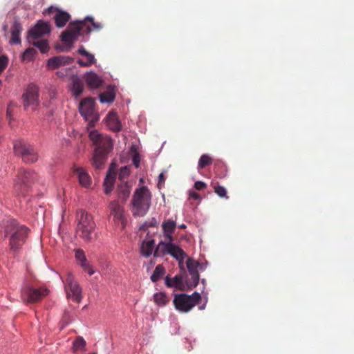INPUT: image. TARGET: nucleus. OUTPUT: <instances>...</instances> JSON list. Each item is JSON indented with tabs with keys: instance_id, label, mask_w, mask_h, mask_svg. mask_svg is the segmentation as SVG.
Returning a JSON list of instances; mask_svg holds the SVG:
<instances>
[{
	"instance_id": "obj_1",
	"label": "nucleus",
	"mask_w": 354,
	"mask_h": 354,
	"mask_svg": "<svg viewBox=\"0 0 354 354\" xmlns=\"http://www.w3.org/2000/svg\"><path fill=\"white\" fill-rule=\"evenodd\" d=\"M89 138L95 145L93 164L96 169H100L103 166L107 155L113 149V140L106 136H102L97 130L89 132Z\"/></svg>"
},
{
	"instance_id": "obj_2",
	"label": "nucleus",
	"mask_w": 354,
	"mask_h": 354,
	"mask_svg": "<svg viewBox=\"0 0 354 354\" xmlns=\"http://www.w3.org/2000/svg\"><path fill=\"white\" fill-rule=\"evenodd\" d=\"M28 228L24 225H20L15 220H12L7 226L6 233L10 234V250L15 253L26 241Z\"/></svg>"
},
{
	"instance_id": "obj_3",
	"label": "nucleus",
	"mask_w": 354,
	"mask_h": 354,
	"mask_svg": "<svg viewBox=\"0 0 354 354\" xmlns=\"http://www.w3.org/2000/svg\"><path fill=\"white\" fill-rule=\"evenodd\" d=\"M132 205L134 216H143L147 214L151 205V193L146 186L136 190Z\"/></svg>"
},
{
	"instance_id": "obj_4",
	"label": "nucleus",
	"mask_w": 354,
	"mask_h": 354,
	"mask_svg": "<svg viewBox=\"0 0 354 354\" xmlns=\"http://www.w3.org/2000/svg\"><path fill=\"white\" fill-rule=\"evenodd\" d=\"M77 232L79 236L86 241H91L95 227L92 216L84 210L80 209L77 212Z\"/></svg>"
},
{
	"instance_id": "obj_5",
	"label": "nucleus",
	"mask_w": 354,
	"mask_h": 354,
	"mask_svg": "<svg viewBox=\"0 0 354 354\" xmlns=\"http://www.w3.org/2000/svg\"><path fill=\"white\" fill-rule=\"evenodd\" d=\"M170 254L176 261L180 266H183L184 259L187 257V254L179 246L171 242L160 241L156 250H154L155 257H161L165 254Z\"/></svg>"
},
{
	"instance_id": "obj_6",
	"label": "nucleus",
	"mask_w": 354,
	"mask_h": 354,
	"mask_svg": "<svg viewBox=\"0 0 354 354\" xmlns=\"http://www.w3.org/2000/svg\"><path fill=\"white\" fill-rule=\"evenodd\" d=\"M201 299V294L195 291L190 295L185 293L176 294L173 302L177 310L187 313L198 304Z\"/></svg>"
},
{
	"instance_id": "obj_7",
	"label": "nucleus",
	"mask_w": 354,
	"mask_h": 354,
	"mask_svg": "<svg viewBox=\"0 0 354 354\" xmlns=\"http://www.w3.org/2000/svg\"><path fill=\"white\" fill-rule=\"evenodd\" d=\"M37 178V175L33 171L21 169L15 182V192L18 195L24 196Z\"/></svg>"
},
{
	"instance_id": "obj_8",
	"label": "nucleus",
	"mask_w": 354,
	"mask_h": 354,
	"mask_svg": "<svg viewBox=\"0 0 354 354\" xmlns=\"http://www.w3.org/2000/svg\"><path fill=\"white\" fill-rule=\"evenodd\" d=\"M22 100L25 110L36 111L40 104L38 87L33 84H28L22 95Z\"/></svg>"
},
{
	"instance_id": "obj_9",
	"label": "nucleus",
	"mask_w": 354,
	"mask_h": 354,
	"mask_svg": "<svg viewBox=\"0 0 354 354\" xmlns=\"http://www.w3.org/2000/svg\"><path fill=\"white\" fill-rule=\"evenodd\" d=\"M84 21H73L70 24V27L72 30H66L62 33L60 36L61 40L66 43L67 46H68V50L73 47V43L80 36L85 34L84 31Z\"/></svg>"
},
{
	"instance_id": "obj_10",
	"label": "nucleus",
	"mask_w": 354,
	"mask_h": 354,
	"mask_svg": "<svg viewBox=\"0 0 354 354\" xmlns=\"http://www.w3.org/2000/svg\"><path fill=\"white\" fill-rule=\"evenodd\" d=\"M79 111L90 127H93L99 120V115L95 111V99L88 98L82 100L79 106Z\"/></svg>"
},
{
	"instance_id": "obj_11",
	"label": "nucleus",
	"mask_w": 354,
	"mask_h": 354,
	"mask_svg": "<svg viewBox=\"0 0 354 354\" xmlns=\"http://www.w3.org/2000/svg\"><path fill=\"white\" fill-rule=\"evenodd\" d=\"M14 151L16 155L21 156L26 163H33L38 159L37 153L33 147L21 140L15 142Z\"/></svg>"
},
{
	"instance_id": "obj_12",
	"label": "nucleus",
	"mask_w": 354,
	"mask_h": 354,
	"mask_svg": "<svg viewBox=\"0 0 354 354\" xmlns=\"http://www.w3.org/2000/svg\"><path fill=\"white\" fill-rule=\"evenodd\" d=\"M48 293L47 288H35L29 285L23 287L21 291V298L28 303L38 301Z\"/></svg>"
},
{
	"instance_id": "obj_13",
	"label": "nucleus",
	"mask_w": 354,
	"mask_h": 354,
	"mask_svg": "<svg viewBox=\"0 0 354 354\" xmlns=\"http://www.w3.org/2000/svg\"><path fill=\"white\" fill-rule=\"evenodd\" d=\"M51 26L49 22L38 20L36 24L28 32V39H37L50 32Z\"/></svg>"
},
{
	"instance_id": "obj_14",
	"label": "nucleus",
	"mask_w": 354,
	"mask_h": 354,
	"mask_svg": "<svg viewBox=\"0 0 354 354\" xmlns=\"http://www.w3.org/2000/svg\"><path fill=\"white\" fill-rule=\"evenodd\" d=\"M66 283L70 292H66L67 298H71L73 301L80 303L82 300V288L75 280L73 274L68 273L66 278Z\"/></svg>"
},
{
	"instance_id": "obj_15",
	"label": "nucleus",
	"mask_w": 354,
	"mask_h": 354,
	"mask_svg": "<svg viewBox=\"0 0 354 354\" xmlns=\"http://www.w3.org/2000/svg\"><path fill=\"white\" fill-rule=\"evenodd\" d=\"M109 209L111 215L113 216L114 222L121 225V227L124 229L126 226L127 219L124 214V209L116 201H111L109 203Z\"/></svg>"
},
{
	"instance_id": "obj_16",
	"label": "nucleus",
	"mask_w": 354,
	"mask_h": 354,
	"mask_svg": "<svg viewBox=\"0 0 354 354\" xmlns=\"http://www.w3.org/2000/svg\"><path fill=\"white\" fill-rule=\"evenodd\" d=\"M73 62L74 59L70 56H54L48 59L46 67L48 70H54L62 66L71 65Z\"/></svg>"
},
{
	"instance_id": "obj_17",
	"label": "nucleus",
	"mask_w": 354,
	"mask_h": 354,
	"mask_svg": "<svg viewBox=\"0 0 354 354\" xmlns=\"http://www.w3.org/2000/svg\"><path fill=\"white\" fill-rule=\"evenodd\" d=\"M46 11L48 12H55L53 18L55 20V26L57 28H63L65 26L66 23L71 19V15L68 12L62 10H59L57 8H54L53 6H50L48 8Z\"/></svg>"
},
{
	"instance_id": "obj_18",
	"label": "nucleus",
	"mask_w": 354,
	"mask_h": 354,
	"mask_svg": "<svg viewBox=\"0 0 354 354\" xmlns=\"http://www.w3.org/2000/svg\"><path fill=\"white\" fill-rule=\"evenodd\" d=\"M85 82L91 89L98 88L103 83V80L94 71H90L84 75Z\"/></svg>"
},
{
	"instance_id": "obj_19",
	"label": "nucleus",
	"mask_w": 354,
	"mask_h": 354,
	"mask_svg": "<svg viewBox=\"0 0 354 354\" xmlns=\"http://www.w3.org/2000/svg\"><path fill=\"white\" fill-rule=\"evenodd\" d=\"M22 26L18 19H15L12 23L11 28V38L10 40V44H20L21 38L20 35L22 31Z\"/></svg>"
},
{
	"instance_id": "obj_20",
	"label": "nucleus",
	"mask_w": 354,
	"mask_h": 354,
	"mask_svg": "<svg viewBox=\"0 0 354 354\" xmlns=\"http://www.w3.org/2000/svg\"><path fill=\"white\" fill-rule=\"evenodd\" d=\"M70 80H71L70 90L72 93V95L75 97V98L77 99L83 91V83L80 79V77L75 75H73L72 76H71Z\"/></svg>"
},
{
	"instance_id": "obj_21",
	"label": "nucleus",
	"mask_w": 354,
	"mask_h": 354,
	"mask_svg": "<svg viewBox=\"0 0 354 354\" xmlns=\"http://www.w3.org/2000/svg\"><path fill=\"white\" fill-rule=\"evenodd\" d=\"M75 254L81 267H82L84 270L87 271L89 275L93 274L95 271L88 263L84 252L82 249H77Z\"/></svg>"
},
{
	"instance_id": "obj_22",
	"label": "nucleus",
	"mask_w": 354,
	"mask_h": 354,
	"mask_svg": "<svg viewBox=\"0 0 354 354\" xmlns=\"http://www.w3.org/2000/svg\"><path fill=\"white\" fill-rule=\"evenodd\" d=\"M85 26L84 27V31L86 35H90L93 30H100L102 28V25L100 23L94 21V19L92 16H86L83 19Z\"/></svg>"
},
{
	"instance_id": "obj_23",
	"label": "nucleus",
	"mask_w": 354,
	"mask_h": 354,
	"mask_svg": "<svg viewBox=\"0 0 354 354\" xmlns=\"http://www.w3.org/2000/svg\"><path fill=\"white\" fill-rule=\"evenodd\" d=\"M176 226V221L173 220H167L162 223V227L165 239L171 242L173 241V234Z\"/></svg>"
},
{
	"instance_id": "obj_24",
	"label": "nucleus",
	"mask_w": 354,
	"mask_h": 354,
	"mask_svg": "<svg viewBox=\"0 0 354 354\" xmlns=\"http://www.w3.org/2000/svg\"><path fill=\"white\" fill-rule=\"evenodd\" d=\"M106 123L110 129L118 132L122 129L121 123L115 112H109L106 115Z\"/></svg>"
},
{
	"instance_id": "obj_25",
	"label": "nucleus",
	"mask_w": 354,
	"mask_h": 354,
	"mask_svg": "<svg viewBox=\"0 0 354 354\" xmlns=\"http://www.w3.org/2000/svg\"><path fill=\"white\" fill-rule=\"evenodd\" d=\"M115 175L116 174L114 172L111 174V167H109L104 180V192L106 194H109L111 192L115 183Z\"/></svg>"
},
{
	"instance_id": "obj_26",
	"label": "nucleus",
	"mask_w": 354,
	"mask_h": 354,
	"mask_svg": "<svg viewBox=\"0 0 354 354\" xmlns=\"http://www.w3.org/2000/svg\"><path fill=\"white\" fill-rule=\"evenodd\" d=\"M154 239L144 240L140 246L141 254L145 257H150L154 250Z\"/></svg>"
},
{
	"instance_id": "obj_27",
	"label": "nucleus",
	"mask_w": 354,
	"mask_h": 354,
	"mask_svg": "<svg viewBox=\"0 0 354 354\" xmlns=\"http://www.w3.org/2000/svg\"><path fill=\"white\" fill-rule=\"evenodd\" d=\"M115 97L113 87L109 86L107 91L101 93L99 95V100L101 103H111L114 101Z\"/></svg>"
},
{
	"instance_id": "obj_28",
	"label": "nucleus",
	"mask_w": 354,
	"mask_h": 354,
	"mask_svg": "<svg viewBox=\"0 0 354 354\" xmlns=\"http://www.w3.org/2000/svg\"><path fill=\"white\" fill-rule=\"evenodd\" d=\"M118 197L125 201L131 193V187L127 183H122L118 186Z\"/></svg>"
},
{
	"instance_id": "obj_29",
	"label": "nucleus",
	"mask_w": 354,
	"mask_h": 354,
	"mask_svg": "<svg viewBox=\"0 0 354 354\" xmlns=\"http://www.w3.org/2000/svg\"><path fill=\"white\" fill-rule=\"evenodd\" d=\"M75 172L77 175L80 183L85 187H88L91 183V179L84 169L78 167L75 169Z\"/></svg>"
},
{
	"instance_id": "obj_30",
	"label": "nucleus",
	"mask_w": 354,
	"mask_h": 354,
	"mask_svg": "<svg viewBox=\"0 0 354 354\" xmlns=\"http://www.w3.org/2000/svg\"><path fill=\"white\" fill-rule=\"evenodd\" d=\"M86 342L84 339L79 336L73 342L72 349L73 353H77V352H84Z\"/></svg>"
},
{
	"instance_id": "obj_31",
	"label": "nucleus",
	"mask_w": 354,
	"mask_h": 354,
	"mask_svg": "<svg viewBox=\"0 0 354 354\" xmlns=\"http://www.w3.org/2000/svg\"><path fill=\"white\" fill-rule=\"evenodd\" d=\"M183 277L182 275H176L171 279L167 276L165 279V284L169 288H178L183 283Z\"/></svg>"
},
{
	"instance_id": "obj_32",
	"label": "nucleus",
	"mask_w": 354,
	"mask_h": 354,
	"mask_svg": "<svg viewBox=\"0 0 354 354\" xmlns=\"http://www.w3.org/2000/svg\"><path fill=\"white\" fill-rule=\"evenodd\" d=\"M165 272V270L163 266L158 265L152 273L150 279L153 282H156L163 277Z\"/></svg>"
},
{
	"instance_id": "obj_33",
	"label": "nucleus",
	"mask_w": 354,
	"mask_h": 354,
	"mask_svg": "<svg viewBox=\"0 0 354 354\" xmlns=\"http://www.w3.org/2000/svg\"><path fill=\"white\" fill-rule=\"evenodd\" d=\"M186 263L187 270L191 276L196 274H198V267L200 265V262L196 261L192 259H188Z\"/></svg>"
},
{
	"instance_id": "obj_34",
	"label": "nucleus",
	"mask_w": 354,
	"mask_h": 354,
	"mask_svg": "<svg viewBox=\"0 0 354 354\" xmlns=\"http://www.w3.org/2000/svg\"><path fill=\"white\" fill-rule=\"evenodd\" d=\"M154 302L158 306H165L168 302V299L165 292H156L153 295Z\"/></svg>"
},
{
	"instance_id": "obj_35",
	"label": "nucleus",
	"mask_w": 354,
	"mask_h": 354,
	"mask_svg": "<svg viewBox=\"0 0 354 354\" xmlns=\"http://www.w3.org/2000/svg\"><path fill=\"white\" fill-rule=\"evenodd\" d=\"M32 44L39 48L41 53H46L49 50L48 42L46 39H40L32 42Z\"/></svg>"
},
{
	"instance_id": "obj_36",
	"label": "nucleus",
	"mask_w": 354,
	"mask_h": 354,
	"mask_svg": "<svg viewBox=\"0 0 354 354\" xmlns=\"http://www.w3.org/2000/svg\"><path fill=\"white\" fill-rule=\"evenodd\" d=\"M37 54V50L32 48H27L22 54L21 59L23 61L30 62L33 59Z\"/></svg>"
},
{
	"instance_id": "obj_37",
	"label": "nucleus",
	"mask_w": 354,
	"mask_h": 354,
	"mask_svg": "<svg viewBox=\"0 0 354 354\" xmlns=\"http://www.w3.org/2000/svg\"><path fill=\"white\" fill-rule=\"evenodd\" d=\"M212 163V159L211 158L207 155V154H203L201 158H199L198 162V169H203L205 166L209 165Z\"/></svg>"
},
{
	"instance_id": "obj_38",
	"label": "nucleus",
	"mask_w": 354,
	"mask_h": 354,
	"mask_svg": "<svg viewBox=\"0 0 354 354\" xmlns=\"http://www.w3.org/2000/svg\"><path fill=\"white\" fill-rule=\"evenodd\" d=\"M214 192L219 197L227 198V190L223 186L217 185L214 187Z\"/></svg>"
},
{
	"instance_id": "obj_39",
	"label": "nucleus",
	"mask_w": 354,
	"mask_h": 354,
	"mask_svg": "<svg viewBox=\"0 0 354 354\" xmlns=\"http://www.w3.org/2000/svg\"><path fill=\"white\" fill-rule=\"evenodd\" d=\"M8 64V58L6 55L0 56V74L4 71Z\"/></svg>"
},
{
	"instance_id": "obj_40",
	"label": "nucleus",
	"mask_w": 354,
	"mask_h": 354,
	"mask_svg": "<svg viewBox=\"0 0 354 354\" xmlns=\"http://www.w3.org/2000/svg\"><path fill=\"white\" fill-rule=\"evenodd\" d=\"M140 154L137 151H135L133 156L132 158V163L136 168H138L140 166Z\"/></svg>"
},
{
	"instance_id": "obj_41",
	"label": "nucleus",
	"mask_w": 354,
	"mask_h": 354,
	"mask_svg": "<svg viewBox=\"0 0 354 354\" xmlns=\"http://www.w3.org/2000/svg\"><path fill=\"white\" fill-rule=\"evenodd\" d=\"M157 221L155 218H151L149 221H147L142 225V228L148 227H156L157 225Z\"/></svg>"
},
{
	"instance_id": "obj_42",
	"label": "nucleus",
	"mask_w": 354,
	"mask_h": 354,
	"mask_svg": "<svg viewBox=\"0 0 354 354\" xmlns=\"http://www.w3.org/2000/svg\"><path fill=\"white\" fill-rule=\"evenodd\" d=\"M129 174V167L127 166H124L122 167L119 172V178L122 179L123 178H125L128 176Z\"/></svg>"
},
{
	"instance_id": "obj_43",
	"label": "nucleus",
	"mask_w": 354,
	"mask_h": 354,
	"mask_svg": "<svg viewBox=\"0 0 354 354\" xmlns=\"http://www.w3.org/2000/svg\"><path fill=\"white\" fill-rule=\"evenodd\" d=\"M192 278L193 279V283L190 284L187 283V286L190 288L196 287L198 285L200 281L199 274L192 275Z\"/></svg>"
},
{
	"instance_id": "obj_44",
	"label": "nucleus",
	"mask_w": 354,
	"mask_h": 354,
	"mask_svg": "<svg viewBox=\"0 0 354 354\" xmlns=\"http://www.w3.org/2000/svg\"><path fill=\"white\" fill-rule=\"evenodd\" d=\"M68 71H69V69L67 68H62L61 70L57 71L56 72V75L59 78H64V77H65L66 76L68 75Z\"/></svg>"
},
{
	"instance_id": "obj_45",
	"label": "nucleus",
	"mask_w": 354,
	"mask_h": 354,
	"mask_svg": "<svg viewBox=\"0 0 354 354\" xmlns=\"http://www.w3.org/2000/svg\"><path fill=\"white\" fill-rule=\"evenodd\" d=\"M63 321L65 322V324L67 325L73 321L72 316L70 313L66 310L64 313Z\"/></svg>"
},
{
	"instance_id": "obj_46",
	"label": "nucleus",
	"mask_w": 354,
	"mask_h": 354,
	"mask_svg": "<svg viewBox=\"0 0 354 354\" xmlns=\"http://www.w3.org/2000/svg\"><path fill=\"white\" fill-rule=\"evenodd\" d=\"M207 187V185L201 180H198L194 183V187L197 190H202Z\"/></svg>"
},
{
	"instance_id": "obj_47",
	"label": "nucleus",
	"mask_w": 354,
	"mask_h": 354,
	"mask_svg": "<svg viewBox=\"0 0 354 354\" xmlns=\"http://www.w3.org/2000/svg\"><path fill=\"white\" fill-rule=\"evenodd\" d=\"M85 57H86V59L88 60L87 63L88 64L89 66H91V64H93L95 62V59L93 54L88 52L87 54L85 55Z\"/></svg>"
},
{
	"instance_id": "obj_48",
	"label": "nucleus",
	"mask_w": 354,
	"mask_h": 354,
	"mask_svg": "<svg viewBox=\"0 0 354 354\" xmlns=\"http://www.w3.org/2000/svg\"><path fill=\"white\" fill-rule=\"evenodd\" d=\"M189 198H193L194 200H200L201 199L200 194L193 190L189 191Z\"/></svg>"
},
{
	"instance_id": "obj_49",
	"label": "nucleus",
	"mask_w": 354,
	"mask_h": 354,
	"mask_svg": "<svg viewBox=\"0 0 354 354\" xmlns=\"http://www.w3.org/2000/svg\"><path fill=\"white\" fill-rule=\"evenodd\" d=\"M77 53L80 55L85 57V55L87 54L88 52L85 50V48L83 46H80V48H78Z\"/></svg>"
},
{
	"instance_id": "obj_50",
	"label": "nucleus",
	"mask_w": 354,
	"mask_h": 354,
	"mask_svg": "<svg viewBox=\"0 0 354 354\" xmlns=\"http://www.w3.org/2000/svg\"><path fill=\"white\" fill-rule=\"evenodd\" d=\"M207 302V297H205V301H204V303H203L202 305H200V306H198V309H199L200 310H204V309L205 308V307H206Z\"/></svg>"
},
{
	"instance_id": "obj_51",
	"label": "nucleus",
	"mask_w": 354,
	"mask_h": 354,
	"mask_svg": "<svg viewBox=\"0 0 354 354\" xmlns=\"http://www.w3.org/2000/svg\"><path fill=\"white\" fill-rule=\"evenodd\" d=\"M55 49H56L57 50H59V51L69 50H68V48L66 49L65 47L62 46H60V45H56V46H55Z\"/></svg>"
},
{
	"instance_id": "obj_52",
	"label": "nucleus",
	"mask_w": 354,
	"mask_h": 354,
	"mask_svg": "<svg viewBox=\"0 0 354 354\" xmlns=\"http://www.w3.org/2000/svg\"><path fill=\"white\" fill-rule=\"evenodd\" d=\"M77 63L81 66H84V67H88V66H90L88 65V64L87 63V62H84L81 59H79L77 61Z\"/></svg>"
},
{
	"instance_id": "obj_53",
	"label": "nucleus",
	"mask_w": 354,
	"mask_h": 354,
	"mask_svg": "<svg viewBox=\"0 0 354 354\" xmlns=\"http://www.w3.org/2000/svg\"><path fill=\"white\" fill-rule=\"evenodd\" d=\"M206 267H207L206 264H205L203 263H200V265L198 267V269L203 271V270H205Z\"/></svg>"
},
{
	"instance_id": "obj_54",
	"label": "nucleus",
	"mask_w": 354,
	"mask_h": 354,
	"mask_svg": "<svg viewBox=\"0 0 354 354\" xmlns=\"http://www.w3.org/2000/svg\"><path fill=\"white\" fill-rule=\"evenodd\" d=\"M109 167H111V174H113V172L115 174L116 165L112 162Z\"/></svg>"
},
{
	"instance_id": "obj_55",
	"label": "nucleus",
	"mask_w": 354,
	"mask_h": 354,
	"mask_svg": "<svg viewBox=\"0 0 354 354\" xmlns=\"http://www.w3.org/2000/svg\"><path fill=\"white\" fill-rule=\"evenodd\" d=\"M158 179H159V182L163 180V174L162 173L159 174Z\"/></svg>"
},
{
	"instance_id": "obj_56",
	"label": "nucleus",
	"mask_w": 354,
	"mask_h": 354,
	"mask_svg": "<svg viewBox=\"0 0 354 354\" xmlns=\"http://www.w3.org/2000/svg\"><path fill=\"white\" fill-rule=\"evenodd\" d=\"M186 227H187V226H186V225H185V224H181V225H180L178 226V227H179V228H180V229H185V228H186Z\"/></svg>"
},
{
	"instance_id": "obj_57",
	"label": "nucleus",
	"mask_w": 354,
	"mask_h": 354,
	"mask_svg": "<svg viewBox=\"0 0 354 354\" xmlns=\"http://www.w3.org/2000/svg\"><path fill=\"white\" fill-rule=\"evenodd\" d=\"M201 283H203V288H205V282H206V281H205V279H202L201 280Z\"/></svg>"
},
{
	"instance_id": "obj_58",
	"label": "nucleus",
	"mask_w": 354,
	"mask_h": 354,
	"mask_svg": "<svg viewBox=\"0 0 354 354\" xmlns=\"http://www.w3.org/2000/svg\"><path fill=\"white\" fill-rule=\"evenodd\" d=\"M3 29L4 31H6V29H7V26L4 25L3 27Z\"/></svg>"
},
{
	"instance_id": "obj_59",
	"label": "nucleus",
	"mask_w": 354,
	"mask_h": 354,
	"mask_svg": "<svg viewBox=\"0 0 354 354\" xmlns=\"http://www.w3.org/2000/svg\"><path fill=\"white\" fill-rule=\"evenodd\" d=\"M1 83H2V82H1V80H0V85L1 84Z\"/></svg>"
}]
</instances>
